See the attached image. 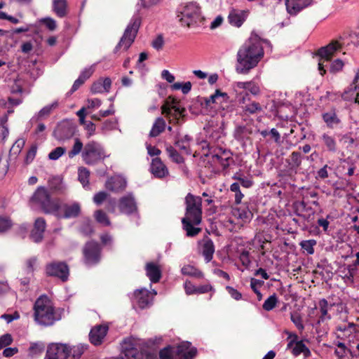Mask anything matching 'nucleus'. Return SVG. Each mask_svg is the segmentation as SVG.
Returning <instances> with one entry per match:
<instances>
[{
    "mask_svg": "<svg viewBox=\"0 0 359 359\" xmlns=\"http://www.w3.org/2000/svg\"><path fill=\"white\" fill-rule=\"evenodd\" d=\"M264 55L261 38L255 32H252L249 39L238 50L236 72L240 74H249L258 65Z\"/></svg>",
    "mask_w": 359,
    "mask_h": 359,
    "instance_id": "1",
    "label": "nucleus"
},
{
    "mask_svg": "<svg viewBox=\"0 0 359 359\" xmlns=\"http://www.w3.org/2000/svg\"><path fill=\"white\" fill-rule=\"evenodd\" d=\"M177 17L182 26L189 28L204 27L205 18L201 15V7L196 2L182 4L177 8Z\"/></svg>",
    "mask_w": 359,
    "mask_h": 359,
    "instance_id": "2",
    "label": "nucleus"
},
{
    "mask_svg": "<svg viewBox=\"0 0 359 359\" xmlns=\"http://www.w3.org/2000/svg\"><path fill=\"white\" fill-rule=\"evenodd\" d=\"M34 311V320L39 325L50 326L60 320L55 308L46 295H41L36 300Z\"/></svg>",
    "mask_w": 359,
    "mask_h": 359,
    "instance_id": "3",
    "label": "nucleus"
},
{
    "mask_svg": "<svg viewBox=\"0 0 359 359\" xmlns=\"http://www.w3.org/2000/svg\"><path fill=\"white\" fill-rule=\"evenodd\" d=\"M30 202L38 207L44 214H51L60 217V205L55 199H53L48 189L44 187H39L30 198Z\"/></svg>",
    "mask_w": 359,
    "mask_h": 359,
    "instance_id": "4",
    "label": "nucleus"
},
{
    "mask_svg": "<svg viewBox=\"0 0 359 359\" xmlns=\"http://www.w3.org/2000/svg\"><path fill=\"white\" fill-rule=\"evenodd\" d=\"M109 157L104 147L96 141H90L84 145L81 158L85 164L96 165Z\"/></svg>",
    "mask_w": 359,
    "mask_h": 359,
    "instance_id": "5",
    "label": "nucleus"
},
{
    "mask_svg": "<svg viewBox=\"0 0 359 359\" xmlns=\"http://www.w3.org/2000/svg\"><path fill=\"white\" fill-rule=\"evenodd\" d=\"M341 39L342 38L340 37L339 40L332 41L327 46L318 50L317 55L320 57L318 70L320 75L323 76L326 73L325 67L327 66V63L337 53L342 50L344 43L341 41Z\"/></svg>",
    "mask_w": 359,
    "mask_h": 359,
    "instance_id": "6",
    "label": "nucleus"
},
{
    "mask_svg": "<svg viewBox=\"0 0 359 359\" xmlns=\"http://www.w3.org/2000/svg\"><path fill=\"white\" fill-rule=\"evenodd\" d=\"M141 18L138 15L132 17L123 36L114 48V53H117L122 47L123 50H127L131 46L137 36L141 25Z\"/></svg>",
    "mask_w": 359,
    "mask_h": 359,
    "instance_id": "7",
    "label": "nucleus"
},
{
    "mask_svg": "<svg viewBox=\"0 0 359 359\" xmlns=\"http://www.w3.org/2000/svg\"><path fill=\"white\" fill-rule=\"evenodd\" d=\"M83 263L87 266H94L97 265L102 260V248L101 245L95 241H89L86 242L82 248Z\"/></svg>",
    "mask_w": 359,
    "mask_h": 359,
    "instance_id": "8",
    "label": "nucleus"
},
{
    "mask_svg": "<svg viewBox=\"0 0 359 359\" xmlns=\"http://www.w3.org/2000/svg\"><path fill=\"white\" fill-rule=\"evenodd\" d=\"M185 217L191 219L194 224L198 225L202 220V198L189 193L185 197Z\"/></svg>",
    "mask_w": 359,
    "mask_h": 359,
    "instance_id": "9",
    "label": "nucleus"
},
{
    "mask_svg": "<svg viewBox=\"0 0 359 359\" xmlns=\"http://www.w3.org/2000/svg\"><path fill=\"white\" fill-rule=\"evenodd\" d=\"M206 156L210 157L211 161L215 165H220L223 170L227 169L231 164L234 163L233 154L229 149L216 148L213 151L210 150Z\"/></svg>",
    "mask_w": 359,
    "mask_h": 359,
    "instance_id": "10",
    "label": "nucleus"
},
{
    "mask_svg": "<svg viewBox=\"0 0 359 359\" xmlns=\"http://www.w3.org/2000/svg\"><path fill=\"white\" fill-rule=\"evenodd\" d=\"M45 273L47 276L58 278L62 282H66L69 275V269L65 262L53 261L46 265Z\"/></svg>",
    "mask_w": 359,
    "mask_h": 359,
    "instance_id": "11",
    "label": "nucleus"
},
{
    "mask_svg": "<svg viewBox=\"0 0 359 359\" xmlns=\"http://www.w3.org/2000/svg\"><path fill=\"white\" fill-rule=\"evenodd\" d=\"M113 359H143V354L131 339H125L121 344L120 355Z\"/></svg>",
    "mask_w": 359,
    "mask_h": 359,
    "instance_id": "12",
    "label": "nucleus"
},
{
    "mask_svg": "<svg viewBox=\"0 0 359 359\" xmlns=\"http://www.w3.org/2000/svg\"><path fill=\"white\" fill-rule=\"evenodd\" d=\"M69 348L64 344H51L48 346L45 359H67Z\"/></svg>",
    "mask_w": 359,
    "mask_h": 359,
    "instance_id": "13",
    "label": "nucleus"
},
{
    "mask_svg": "<svg viewBox=\"0 0 359 359\" xmlns=\"http://www.w3.org/2000/svg\"><path fill=\"white\" fill-rule=\"evenodd\" d=\"M341 97L346 101H354L359 104V69L357 70L352 83L341 94Z\"/></svg>",
    "mask_w": 359,
    "mask_h": 359,
    "instance_id": "14",
    "label": "nucleus"
},
{
    "mask_svg": "<svg viewBox=\"0 0 359 359\" xmlns=\"http://www.w3.org/2000/svg\"><path fill=\"white\" fill-rule=\"evenodd\" d=\"M341 97L346 101H354L359 104V69L357 70L352 83L341 94Z\"/></svg>",
    "mask_w": 359,
    "mask_h": 359,
    "instance_id": "15",
    "label": "nucleus"
},
{
    "mask_svg": "<svg viewBox=\"0 0 359 359\" xmlns=\"http://www.w3.org/2000/svg\"><path fill=\"white\" fill-rule=\"evenodd\" d=\"M197 348L187 341L180 343L175 348V355L177 359H194L197 355Z\"/></svg>",
    "mask_w": 359,
    "mask_h": 359,
    "instance_id": "16",
    "label": "nucleus"
},
{
    "mask_svg": "<svg viewBox=\"0 0 359 359\" xmlns=\"http://www.w3.org/2000/svg\"><path fill=\"white\" fill-rule=\"evenodd\" d=\"M118 208L121 213L128 215L137 212V203L132 193H128L119 198Z\"/></svg>",
    "mask_w": 359,
    "mask_h": 359,
    "instance_id": "17",
    "label": "nucleus"
},
{
    "mask_svg": "<svg viewBox=\"0 0 359 359\" xmlns=\"http://www.w3.org/2000/svg\"><path fill=\"white\" fill-rule=\"evenodd\" d=\"M294 213L302 217L307 223H313L315 212L311 207L308 206L304 201L296 202L294 204Z\"/></svg>",
    "mask_w": 359,
    "mask_h": 359,
    "instance_id": "18",
    "label": "nucleus"
},
{
    "mask_svg": "<svg viewBox=\"0 0 359 359\" xmlns=\"http://www.w3.org/2000/svg\"><path fill=\"white\" fill-rule=\"evenodd\" d=\"M46 229V222L43 217H38L35 219L33 229L31 231L29 237L36 243H41L43 239V234Z\"/></svg>",
    "mask_w": 359,
    "mask_h": 359,
    "instance_id": "19",
    "label": "nucleus"
},
{
    "mask_svg": "<svg viewBox=\"0 0 359 359\" xmlns=\"http://www.w3.org/2000/svg\"><path fill=\"white\" fill-rule=\"evenodd\" d=\"M322 118L326 126L330 129L341 128V120L335 109H331L322 114Z\"/></svg>",
    "mask_w": 359,
    "mask_h": 359,
    "instance_id": "20",
    "label": "nucleus"
},
{
    "mask_svg": "<svg viewBox=\"0 0 359 359\" xmlns=\"http://www.w3.org/2000/svg\"><path fill=\"white\" fill-rule=\"evenodd\" d=\"M127 185L126 180L120 175H115L109 178L105 183V188L114 193H119L125 190Z\"/></svg>",
    "mask_w": 359,
    "mask_h": 359,
    "instance_id": "21",
    "label": "nucleus"
},
{
    "mask_svg": "<svg viewBox=\"0 0 359 359\" xmlns=\"http://www.w3.org/2000/svg\"><path fill=\"white\" fill-rule=\"evenodd\" d=\"M108 329V326L105 325H99L93 327L89 333L90 341L95 346L100 345L107 335Z\"/></svg>",
    "mask_w": 359,
    "mask_h": 359,
    "instance_id": "22",
    "label": "nucleus"
},
{
    "mask_svg": "<svg viewBox=\"0 0 359 359\" xmlns=\"http://www.w3.org/2000/svg\"><path fill=\"white\" fill-rule=\"evenodd\" d=\"M313 0H286L285 6L288 13L291 15H296L304 8L309 6Z\"/></svg>",
    "mask_w": 359,
    "mask_h": 359,
    "instance_id": "23",
    "label": "nucleus"
},
{
    "mask_svg": "<svg viewBox=\"0 0 359 359\" xmlns=\"http://www.w3.org/2000/svg\"><path fill=\"white\" fill-rule=\"evenodd\" d=\"M248 16V11L233 9L228 15V21L230 25L240 27L245 21Z\"/></svg>",
    "mask_w": 359,
    "mask_h": 359,
    "instance_id": "24",
    "label": "nucleus"
},
{
    "mask_svg": "<svg viewBox=\"0 0 359 359\" xmlns=\"http://www.w3.org/2000/svg\"><path fill=\"white\" fill-rule=\"evenodd\" d=\"M62 209L64 213H60V217H57V218H75L81 213V205L78 202H74L72 204H64Z\"/></svg>",
    "mask_w": 359,
    "mask_h": 359,
    "instance_id": "25",
    "label": "nucleus"
},
{
    "mask_svg": "<svg viewBox=\"0 0 359 359\" xmlns=\"http://www.w3.org/2000/svg\"><path fill=\"white\" fill-rule=\"evenodd\" d=\"M136 302L140 309H145L151 304L150 292L147 289L137 290L134 292Z\"/></svg>",
    "mask_w": 359,
    "mask_h": 359,
    "instance_id": "26",
    "label": "nucleus"
},
{
    "mask_svg": "<svg viewBox=\"0 0 359 359\" xmlns=\"http://www.w3.org/2000/svg\"><path fill=\"white\" fill-rule=\"evenodd\" d=\"M146 275L151 283H158L162 276L161 270L156 264L148 262L145 266Z\"/></svg>",
    "mask_w": 359,
    "mask_h": 359,
    "instance_id": "27",
    "label": "nucleus"
},
{
    "mask_svg": "<svg viewBox=\"0 0 359 359\" xmlns=\"http://www.w3.org/2000/svg\"><path fill=\"white\" fill-rule=\"evenodd\" d=\"M151 172L155 177L158 178H162L168 173L166 166L161 161V158L158 157L152 160Z\"/></svg>",
    "mask_w": 359,
    "mask_h": 359,
    "instance_id": "28",
    "label": "nucleus"
},
{
    "mask_svg": "<svg viewBox=\"0 0 359 359\" xmlns=\"http://www.w3.org/2000/svg\"><path fill=\"white\" fill-rule=\"evenodd\" d=\"M229 97L226 93H222L219 89H217L213 95L209 97L205 98V106L210 107L211 104H222V102H227Z\"/></svg>",
    "mask_w": 359,
    "mask_h": 359,
    "instance_id": "29",
    "label": "nucleus"
},
{
    "mask_svg": "<svg viewBox=\"0 0 359 359\" xmlns=\"http://www.w3.org/2000/svg\"><path fill=\"white\" fill-rule=\"evenodd\" d=\"M252 133V128L246 126H238L233 132L234 138L240 142H245Z\"/></svg>",
    "mask_w": 359,
    "mask_h": 359,
    "instance_id": "30",
    "label": "nucleus"
},
{
    "mask_svg": "<svg viewBox=\"0 0 359 359\" xmlns=\"http://www.w3.org/2000/svg\"><path fill=\"white\" fill-rule=\"evenodd\" d=\"M320 140L327 151L332 154H335L337 151V143L334 136L324 133L320 137Z\"/></svg>",
    "mask_w": 359,
    "mask_h": 359,
    "instance_id": "31",
    "label": "nucleus"
},
{
    "mask_svg": "<svg viewBox=\"0 0 359 359\" xmlns=\"http://www.w3.org/2000/svg\"><path fill=\"white\" fill-rule=\"evenodd\" d=\"M182 223L183 229L186 231L188 237H194L201 231V228L194 226L196 224H194L192 219H189V217H183L182 219Z\"/></svg>",
    "mask_w": 359,
    "mask_h": 359,
    "instance_id": "32",
    "label": "nucleus"
},
{
    "mask_svg": "<svg viewBox=\"0 0 359 359\" xmlns=\"http://www.w3.org/2000/svg\"><path fill=\"white\" fill-rule=\"evenodd\" d=\"M79 231L83 236H91V235L94 233V227L92 220L88 217L83 218L81 222Z\"/></svg>",
    "mask_w": 359,
    "mask_h": 359,
    "instance_id": "33",
    "label": "nucleus"
},
{
    "mask_svg": "<svg viewBox=\"0 0 359 359\" xmlns=\"http://www.w3.org/2000/svg\"><path fill=\"white\" fill-rule=\"evenodd\" d=\"M165 120L162 117H158L152 126L151 130L149 132V136L151 137L158 136L165 130Z\"/></svg>",
    "mask_w": 359,
    "mask_h": 359,
    "instance_id": "34",
    "label": "nucleus"
},
{
    "mask_svg": "<svg viewBox=\"0 0 359 359\" xmlns=\"http://www.w3.org/2000/svg\"><path fill=\"white\" fill-rule=\"evenodd\" d=\"M302 155L299 151H292L290 156L288 163L290 170L297 172V168L301 165L302 162Z\"/></svg>",
    "mask_w": 359,
    "mask_h": 359,
    "instance_id": "35",
    "label": "nucleus"
},
{
    "mask_svg": "<svg viewBox=\"0 0 359 359\" xmlns=\"http://www.w3.org/2000/svg\"><path fill=\"white\" fill-rule=\"evenodd\" d=\"M67 0H53V9L57 16L64 18L67 15Z\"/></svg>",
    "mask_w": 359,
    "mask_h": 359,
    "instance_id": "36",
    "label": "nucleus"
},
{
    "mask_svg": "<svg viewBox=\"0 0 359 359\" xmlns=\"http://www.w3.org/2000/svg\"><path fill=\"white\" fill-rule=\"evenodd\" d=\"M203 255L206 261L209 262L212 260L215 252V246L211 239L205 241L202 246Z\"/></svg>",
    "mask_w": 359,
    "mask_h": 359,
    "instance_id": "37",
    "label": "nucleus"
},
{
    "mask_svg": "<svg viewBox=\"0 0 359 359\" xmlns=\"http://www.w3.org/2000/svg\"><path fill=\"white\" fill-rule=\"evenodd\" d=\"M319 308L321 313V316L319 317L317 325H320L323 323L326 319L330 320L331 318L330 315L328 314V302L325 299H322L319 301Z\"/></svg>",
    "mask_w": 359,
    "mask_h": 359,
    "instance_id": "38",
    "label": "nucleus"
},
{
    "mask_svg": "<svg viewBox=\"0 0 359 359\" xmlns=\"http://www.w3.org/2000/svg\"><path fill=\"white\" fill-rule=\"evenodd\" d=\"M337 330L341 332L344 337H348L357 331L356 325L353 323H343L337 327Z\"/></svg>",
    "mask_w": 359,
    "mask_h": 359,
    "instance_id": "39",
    "label": "nucleus"
},
{
    "mask_svg": "<svg viewBox=\"0 0 359 359\" xmlns=\"http://www.w3.org/2000/svg\"><path fill=\"white\" fill-rule=\"evenodd\" d=\"M49 187L51 190L57 193H62L64 191V184L60 177H53L48 181Z\"/></svg>",
    "mask_w": 359,
    "mask_h": 359,
    "instance_id": "40",
    "label": "nucleus"
},
{
    "mask_svg": "<svg viewBox=\"0 0 359 359\" xmlns=\"http://www.w3.org/2000/svg\"><path fill=\"white\" fill-rule=\"evenodd\" d=\"M182 273L184 275L202 278H203V273L196 268L191 265H186L182 268Z\"/></svg>",
    "mask_w": 359,
    "mask_h": 359,
    "instance_id": "41",
    "label": "nucleus"
},
{
    "mask_svg": "<svg viewBox=\"0 0 359 359\" xmlns=\"http://www.w3.org/2000/svg\"><path fill=\"white\" fill-rule=\"evenodd\" d=\"M165 150L168 156L172 161L178 164L184 163V158L172 146H168Z\"/></svg>",
    "mask_w": 359,
    "mask_h": 359,
    "instance_id": "42",
    "label": "nucleus"
},
{
    "mask_svg": "<svg viewBox=\"0 0 359 359\" xmlns=\"http://www.w3.org/2000/svg\"><path fill=\"white\" fill-rule=\"evenodd\" d=\"M94 217L96 222L104 226H110L111 222L106 214L102 210H97L94 212Z\"/></svg>",
    "mask_w": 359,
    "mask_h": 359,
    "instance_id": "43",
    "label": "nucleus"
},
{
    "mask_svg": "<svg viewBox=\"0 0 359 359\" xmlns=\"http://www.w3.org/2000/svg\"><path fill=\"white\" fill-rule=\"evenodd\" d=\"M84 146L82 142L79 138L74 139V144L72 148V149L68 153V156L69 158H72L79 154L81 153L83 150Z\"/></svg>",
    "mask_w": 359,
    "mask_h": 359,
    "instance_id": "44",
    "label": "nucleus"
},
{
    "mask_svg": "<svg viewBox=\"0 0 359 359\" xmlns=\"http://www.w3.org/2000/svg\"><path fill=\"white\" fill-rule=\"evenodd\" d=\"M262 107L259 102H252L243 107L245 114H255L262 111Z\"/></svg>",
    "mask_w": 359,
    "mask_h": 359,
    "instance_id": "45",
    "label": "nucleus"
},
{
    "mask_svg": "<svg viewBox=\"0 0 359 359\" xmlns=\"http://www.w3.org/2000/svg\"><path fill=\"white\" fill-rule=\"evenodd\" d=\"M317 242L314 239L302 241L300 243V246L304 252H306L307 255H313L314 253V246Z\"/></svg>",
    "mask_w": 359,
    "mask_h": 359,
    "instance_id": "46",
    "label": "nucleus"
},
{
    "mask_svg": "<svg viewBox=\"0 0 359 359\" xmlns=\"http://www.w3.org/2000/svg\"><path fill=\"white\" fill-rule=\"evenodd\" d=\"M174 144L177 147H178L179 149L181 150L183 154H187V155L191 154L190 146L188 145L187 143H185L184 141H182L180 140V134H177L175 136Z\"/></svg>",
    "mask_w": 359,
    "mask_h": 359,
    "instance_id": "47",
    "label": "nucleus"
},
{
    "mask_svg": "<svg viewBox=\"0 0 359 359\" xmlns=\"http://www.w3.org/2000/svg\"><path fill=\"white\" fill-rule=\"evenodd\" d=\"M90 171L86 168H80L78 172V179L83 187L88 185Z\"/></svg>",
    "mask_w": 359,
    "mask_h": 359,
    "instance_id": "48",
    "label": "nucleus"
},
{
    "mask_svg": "<svg viewBox=\"0 0 359 359\" xmlns=\"http://www.w3.org/2000/svg\"><path fill=\"white\" fill-rule=\"evenodd\" d=\"M87 347L88 345L83 344L74 346L69 348V355H72L73 359H79Z\"/></svg>",
    "mask_w": 359,
    "mask_h": 359,
    "instance_id": "49",
    "label": "nucleus"
},
{
    "mask_svg": "<svg viewBox=\"0 0 359 359\" xmlns=\"http://www.w3.org/2000/svg\"><path fill=\"white\" fill-rule=\"evenodd\" d=\"M277 302L278 298L276 294L274 293L265 300L262 305L263 309L266 311H271L276 307Z\"/></svg>",
    "mask_w": 359,
    "mask_h": 359,
    "instance_id": "50",
    "label": "nucleus"
},
{
    "mask_svg": "<svg viewBox=\"0 0 359 359\" xmlns=\"http://www.w3.org/2000/svg\"><path fill=\"white\" fill-rule=\"evenodd\" d=\"M230 190L235 193V203L240 204L244 195L241 193L240 189V184L238 182H234L231 184Z\"/></svg>",
    "mask_w": 359,
    "mask_h": 359,
    "instance_id": "51",
    "label": "nucleus"
},
{
    "mask_svg": "<svg viewBox=\"0 0 359 359\" xmlns=\"http://www.w3.org/2000/svg\"><path fill=\"white\" fill-rule=\"evenodd\" d=\"M174 348L171 346H168L159 351L160 359H172L173 354H175Z\"/></svg>",
    "mask_w": 359,
    "mask_h": 359,
    "instance_id": "52",
    "label": "nucleus"
},
{
    "mask_svg": "<svg viewBox=\"0 0 359 359\" xmlns=\"http://www.w3.org/2000/svg\"><path fill=\"white\" fill-rule=\"evenodd\" d=\"M290 320L295 325L297 328L302 331L304 329V325L302 323V318L299 313L297 312L291 313H290Z\"/></svg>",
    "mask_w": 359,
    "mask_h": 359,
    "instance_id": "53",
    "label": "nucleus"
},
{
    "mask_svg": "<svg viewBox=\"0 0 359 359\" xmlns=\"http://www.w3.org/2000/svg\"><path fill=\"white\" fill-rule=\"evenodd\" d=\"M344 66L343 61L340 59L334 60L330 65L329 71L332 74H337L341 72Z\"/></svg>",
    "mask_w": 359,
    "mask_h": 359,
    "instance_id": "54",
    "label": "nucleus"
},
{
    "mask_svg": "<svg viewBox=\"0 0 359 359\" xmlns=\"http://www.w3.org/2000/svg\"><path fill=\"white\" fill-rule=\"evenodd\" d=\"M66 151V149L62 147H57L50 151L48 154V158L50 160H57Z\"/></svg>",
    "mask_w": 359,
    "mask_h": 359,
    "instance_id": "55",
    "label": "nucleus"
},
{
    "mask_svg": "<svg viewBox=\"0 0 359 359\" xmlns=\"http://www.w3.org/2000/svg\"><path fill=\"white\" fill-rule=\"evenodd\" d=\"M233 180H238L239 182L240 185L243 186L245 188H250L253 184V181L248 177H242L238 175V173L235 174L233 177Z\"/></svg>",
    "mask_w": 359,
    "mask_h": 359,
    "instance_id": "56",
    "label": "nucleus"
},
{
    "mask_svg": "<svg viewBox=\"0 0 359 359\" xmlns=\"http://www.w3.org/2000/svg\"><path fill=\"white\" fill-rule=\"evenodd\" d=\"M25 140L23 139H18L12 146L10 152H13L14 154L18 155L20 153L22 149L24 147Z\"/></svg>",
    "mask_w": 359,
    "mask_h": 359,
    "instance_id": "57",
    "label": "nucleus"
},
{
    "mask_svg": "<svg viewBox=\"0 0 359 359\" xmlns=\"http://www.w3.org/2000/svg\"><path fill=\"white\" fill-rule=\"evenodd\" d=\"M108 194L105 191H99L93 196V202L97 205H100L104 201L107 199Z\"/></svg>",
    "mask_w": 359,
    "mask_h": 359,
    "instance_id": "58",
    "label": "nucleus"
},
{
    "mask_svg": "<svg viewBox=\"0 0 359 359\" xmlns=\"http://www.w3.org/2000/svg\"><path fill=\"white\" fill-rule=\"evenodd\" d=\"M12 226V222L8 217H0V233L4 232Z\"/></svg>",
    "mask_w": 359,
    "mask_h": 359,
    "instance_id": "59",
    "label": "nucleus"
},
{
    "mask_svg": "<svg viewBox=\"0 0 359 359\" xmlns=\"http://www.w3.org/2000/svg\"><path fill=\"white\" fill-rule=\"evenodd\" d=\"M95 65H93L89 67L85 68L80 74L79 78H81L83 81H86L88 79H89L93 72H95Z\"/></svg>",
    "mask_w": 359,
    "mask_h": 359,
    "instance_id": "60",
    "label": "nucleus"
},
{
    "mask_svg": "<svg viewBox=\"0 0 359 359\" xmlns=\"http://www.w3.org/2000/svg\"><path fill=\"white\" fill-rule=\"evenodd\" d=\"M13 337L11 334L6 333L0 337V350L11 344Z\"/></svg>",
    "mask_w": 359,
    "mask_h": 359,
    "instance_id": "61",
    "label": "nucleus"
},
{
    "mask_svg": "<svg viewBox=\"0 0 359 359\" xmlns=\"http://www.w3.org/2000/svg\"><path fill=\"white\" fill-rule=\"evenodd\" d=\"M41 22L50 31H53L56 29V21L50 17L42 18Z\"/></svg>",
    "mask_w": 359,
    "mask_h": 359,
    "instance_id": "62",
    "label": "nucleus"
},
{
    "mask_svg": "<svg viewBox=\"0 0 359 359\" xmlns=\"http://www.w3.org/2000/svg\"><path fill=\"white\" fill-rule=\"evenodd\" d=\"M356 259L353 262V265L348 266V273L346 276L348 278H353L354 275V267L359 266V251L355 254Z\"/></svg>",
    "mask_w": 359,
    "mask_h": 359,
    "instance_id": "63",
    "label": "nucleus"
},
{
    "mask_svg": "<svg viewBox=\"0 0 359 359\" xmlns=\"http://www.w3.org/2000/svg\"><path fill=\"white\" fill-rule=\"evenodd\" d=\"M239 259L242 264L247 268L251 264V261L250 259V252L248 250H244L241 252L239 256Z\"/></svg>",
    "mask_w": 359,
    "mask_h": 359,
    "instance_id": "64",
    "label": "nucleus"
}]
</instances>
